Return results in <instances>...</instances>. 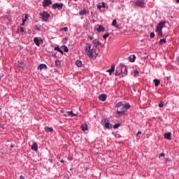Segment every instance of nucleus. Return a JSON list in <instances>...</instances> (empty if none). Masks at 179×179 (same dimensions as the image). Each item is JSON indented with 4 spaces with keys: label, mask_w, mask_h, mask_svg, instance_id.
Wrapping results in <instances>:
<instances>
[{
    "label": "nucleus",
    "mask_w": 179,
    "mask_h": 179,
    "mask_svg": "<svg viewBox=\"0 0 179 179\" xmlns=\"http://www.w3.org/2000/svg\"><path fill=\"white\" fill-rule=\"evenodd\" d=\"M122 75V76H127V75L128 74V69H127V67L124 68V71H122V69H121V66H118L116 68V73H115V76H120V75Z\"/></svg>",
    "instance_id": "f257e3e1"
},
{
    "label": "nucleus",
    "mask_w": 179,
    "mask_h": 179,
    "mask_svg": "<svg viewBox=\"0 0 179 179\" xmlns=\"http://www.w3.org/2000/svg\"><path fill=\"white\" fill-rule=\"evenodd\" d=\"M101 124L106 128V129H113V124L110 123V120H108V119L102 120Z\"/></svg>",
    "instance_id": "f03ea898"
},
{
    "label": "nucleus",
    "mask_w": 179,
    "mask_h": 179,
    "mask_svg": "<svg viewBox=\"0 0 179 179\" xmlns=\"http://www.w3.org/2000/svg\"><path fill=\"white\" fill-rule=\"evenodd\" d=\"M40 16L44 22H47V20H48V17H50V14H48V12L43 11L40 13Z\"/></svg>",
    "instance_id": "7ed1b4c3"
},
{
    "label": "nucleus",
    "mask_w": 179,
    "mask_h": 179,
    "mask_svg": "<svg viewBox=\"0 0 179 179\" xmlns=\"http://www.w3.org/2000/svg\"><path fill=\"white\" fill-rule=\"evenodd\" d=\"M52 9H59V10H61V9H62V8H64V3H55L52 5Z\"/></svg>",
    "instance_id": "20e7f679"
},
{
    "label": "nucleus",
    "mask_w": 179,
    "mask_h": 179,
    "mask_svg": "<svg viewBox=\"0 0 179 179\" xmlns=\"http://www.w3.org/2000/svg\"><path fill=\"white\" fill-rule=\"evenodd\" d=\"M89 13H90V11L89 10V9L86 8H83L79 12L80 16H86V15H89Z\"/></svg>",
    "instance_id": "39448f33"
},
{
    "label": "nucleus",
    "mask_w": 179,
    "mask_h": 179,
    "mask_svg": "<svg viewBox=\"0 0 179 179\" xmlns=\"http://www.w3.org/2000/svg\"><path fill=\"white\" fill-rule=\"evenodd\" d=\"M164 24H166V22H160L157 26L156 31H162L163 29V26H164Z\"/></svg>",
    "instance_id": "423d86ee"
},
{
    "label": "nucleus",
    "mask_w": 179,
    "mask_h": 179,
    "mask_svg": "<svg viewBox=\"0 0 179 179\" xmlns=\"http://www.w3.org/2000/svg\"><path fill=\"white\" fill-rule=\"evenodd\" d=\"M52 3L51 0H44L42 3L43 8H47V6H50Z\"/></svg>",
    "instance_id": "0eeeda50"
},
{
    "label": "nucleus",
    "mask_w": 179,
    "mask_h": 179,
    "mask_svg": "<svg viewBox=\"0 0 179 179\" xmlns=\"http://www.w3.org/2000/svg\"><path fill=\"white\" fill-rule=\"evenodd\" d=\"M98 33H101V31H106V28L103 27L101 24L96 26V28L95 29Z\"/></svg>",
    "instance_id": "6e6552de"
},
{
    "label": "nucleus",
    "mask_w": 179,
    "mask_h": 179,
    "mask_svg": "<svg viewBox=\"0 0 179 179\" xmlns=\"http://www.w3.org/2000/svg\"><path fill=\"white\" fill-rule=\"evenodd\" d=\"M92 43L94 44L95 48H97V46L101 45V44H102L101 41H97V39L93 40Z\"/></svg>",
    "instance_id": "1a4fd4ad"
},
{
    "label": "nucleus",
    "mask_w": 179,
    "mask_h": 179,
    "mask_svg": "<svg viewBox=\"0 0 179 179\" xmlns=\"http://www.w3.org/2000/svg\"><path fill=\"white\" fill-rule=\"evenodd\" d=\"M34 41L36 45H37V47H40L41 43H43V39L38 40V38H34Z\"/></svg>",
    "instance_id": "9d476101"
},
{
    "label": "nucleus",
    "mask_w": 179,
    "mask_h": 179,
    "mask_svg": "<svg viewBox=\"0 0 179 179\" xmlns=\"http://www.w3.org/2000/svg\"><path fill=\"white\" fill-rule=\"evenodd\" d=\"M38 69H40L41 71H47L48 67L45 64H41L38 66Z\"/></svg>",
    "instance_id": "9b49d317"
},
{
    "label": "nucleus",
    "mask_w": 179,
    "mask_h": 179,
    "mask_svg": "<svg viewBox=\"0 0 179 179\" xmlns=\"http://www.w3.org/2000/svg\"><path fill=\"white\" fill-rule=\"evenodd\" d=\"M136 6H139L140 8H143L145 6V2L142 1H136Z\"/></svg>",
    "instance_id": "f8f14e48"
},
{
    "label": "nucleus",
    "mask_w": 179,
    "mask_h": 179,
    "mask_svg": "<svg viewBox=\"0 0 179 179\" xmlns=\"http://www.w3.org/2000/svg\"><path fill=\"white\" fill-rule=\"evenodd\" d=\"M164 136L165 139H167L168 141H171V132L165 133L164 134Z\"/></svg>",
    "instance_id": "ddd939ff"
},
{
    "label": "nucleus",
    "mask_w": 179,
    "mask_h": 179,
    "mask_svg": "<svg viewBox=\"0 0 179 179\" xmlns=\"http://www.w3.org/2000/svg\"><path fill=\"white\" fill-rule=\"evenodd\" d=\"M115 71V64H112L111 68L107 71L111 75Z\"/></svg>",
    "instance_id": "4468645a"
},
{
    "label": "nucleus",
    "mask_w": 179,
    "mask_h": 179,
    "mask_svg": "<svg viewBox=\"0 0 179 179\" xmlns=\"http://www.w3.org/2000/svg\"><path fill=\"white\" fill-rule=\"evenodd\" d=\"M31 150H34L35 152H37L38 150V145H37V143H34L31 146Z\"/></svg>",
    "instance_id": "2eb2a0df"
},
{
    "label": "nucleus",
    "mask_w": 179,
    "mask_h": 179,
    "mask_svg": "<svg viewBox=\"0 0 179 179\" xmlns=\"http://www.w3.org/2000/svg\"><path fill=\"white\" fill-rule=\"evenodd\" d=\"M106 99H107L106 94H101L99 96V100H100L101 101H106Z\"/></svg>",
    "instance_id": "dca6fc26"
},
{
    "label": "nucleus",
    "mask_w": 179,
    "mask_h": 179,
    "mask_svg": "<svg viewBox=\"0 0 179 179\" xmlns=\"http://www.w3.org/2000/svg\"><path fill=\"white\" fill-rule=\"evenodd\" d=\"M81 129L82 131H83V132H85V131H88L89 128L87 126V124H84L81 125Z\"/></svg>",
    "instance_id": "f3484780"
},
{
    "label": "nucleus",
    "mask_w": 179,
    "mask_h": 179,
    "mask_svg": "<svg viewBox=\"0 0 179 179\" xmlns=\"http://www.w3.org/2000/svg\"><path fill=\"white\" fill-rule=\"evenodd\" d=\"M91 48H92V44L87 43L86 46H85V52H87L88 51H90Z\"/></svg>",
    "instance_id": "a211bd4d"
},
{
    "label": "nucleus",
    "mask_w": 179,
    "mask_h": 179,
    "mask_svg": "<svg viewBox=\"0 0 179 179\" xmlns=\"http://www.w3.org/2000/svg\"><path fill=\"white\" fill-rule=\"evenodd\" d=\"M128 58L130 62H135V59H136V56H135V55H133L132 56H130Z\"/></svg>",
    "instance_id": "6ab92c4d"
},
{
    "label": "nucleus",
    "mask_w": 179,
    "mask_h": 179,
    "mask_svg": "<svg viewBox=\"0 0 179 179\" xmlns=\"http://www.w3.org/2000/svg\"><path fill=\"white\" fill-rule=\"evenodd\" d=\"M112 26L116 27V29H120V25L117 24V20H113L112 22Z\"/></svg>",
    "instance_id": "aec40b11"
},
{
    "label": "nucleus",
    "mask_w": 179,
    "mask_h": 179,
    "mask_svg": "<svg viewBox=\"0 0 179 179\" xmlns=\"http://www.w3.org/2000/svg\"><path fill=\"white\" fill-rule=\"evenodd\" d=\"M87 55H88V57L90 58H93V51L92 50H88V52H86Z\"/></svg>",
    "instance_id": "412c9836"
},
{
    "label": "nucleus",
    "mask_w": 179,
    "mask_h": 179,
    "mask_svg": "<svg viewBox=\"0 0 179 179\" xmlns=\"http://www.w3.org/2000/svg\"><path fill=\"white\" fill-rule=\"evenodd\" d=\"M154 83H155V87H157V86L160 85V80L155 79Z\"/></svg>",
    "instance_id": "4be33fe9"
},
{
    "label": "nucleus",
    "mask_w": 179,
    "mask_h": 179,
    "mask_svg": "<svg viewBox=\"0 0 179 179\" xmlns=\"http://www.w3.org/2000/svg\"><path fill=\"white\" fill-rule=\"evenodd\" d=\"M55 51H59V52H61L62 55H64V51H62V50H61V48H59V46H57L55 48Z\"/></svg>",
    "instance_id": "5701e85b"
},
{
    "label": "nucleus",
    "mask_w": 179,
    "mask_h": 179,
    "mask_svg": "<svg viewBox=\"0 0 179 179\" xmlns=\"http://www.w3.org/2000/svg\"><path fill=\"white\" fill-rule=\"evenodd\" d=\"M76 65L77 66H78V68H80V66H82V61L80 60H77L76 62Z\"/></svg>",
    "instance_id": "b1692460"
},
{
    "label": "nucleus",
    "mask_w": 179,
    "mask_h": 179,
    "mask_svg": "<svg viewBox=\"0 0 179 179\" xmlns=\"http://www.w3.org/2000/svg\"><path fill=\"white\" fill-rule=\"evenodd\" d=\"M125 108H124V106L122 108L121 110H117V114H124L125 113Z\"/></svg>",
    "instance_id": "393cba45"
},
{
    "label": "nucleus",
    "mask_w": 179,
    "mask_h": 179,
    "mask_svg": "<svg viewBox=\"0 0 179 179\" xmlns=\"http://www.w3.org/2000/svg\"><path fill=\"white\" fill-rule=\"evenodd\" d=\"M45 131L46 132H53L54 130L52 129V127H45Z\"/></svg>",
    "instance_id": "a878e982"
},
{
    "label": "nucleus",
    "mask_w": 179,
    "mask_h": 179,
    "mask_svg": "<svg viewBox=\"0 0 179 179\" xmlns=\"http://www.w3.org/2000/svg\"><path fill=\"white\" fill-rule=\"evenodd\" d=\"M18 66L20 68H22V69H24V62H20V63H18Z\"/></svg>",
    "instance_id": "bb28decb"
},
{
    "label": "nucleus",
    "mask_w": 179,
    "mask_h": 179,
    "mask_svg": "<svg viewBox=\"0 0 179 179\" xmlns=\"http://www.w3.org/2000/svg\"><path fill=\"white\" fill-rule=\"evenodd\" d=\"M55 65L57 68H61V62L59 60H56Z\"/></svg>",
    "instance_id": "cd10ccee"
},
{
    "label": "nucleus",
    "mask_w": 179,
    "mask_h": 179,
    "mask_svg": "<svg viewBox=\"0 0 179 179\" xmlns=\"http://www.w3.org/2000/svg\"><path fill=\"white\" fill-rule=\"evenodd\" d=\"M67 115H71V117H76V114L73 113V112L71 110L70 112H67Z\"/></svg>",
    "instance_id": "c85d7f7f"
},
{
    "label": "nucleus",
    "mask_w": 179,
    "mask_h": 179,
    "mask_svg": "<svg viewBox=\"0 0 179 179\" xmlns=\"http://www.w3.org/2000/svg\"><path fill=\"white\" fill-rule=\"evenodd\" d=\"M62 48H63L64 52H68L69 51V49H68V46L63 45Z\"/></svg>",
    "instance_id": "c756f323"
},
{
    "label": "nucleus",
    "mask_w": 179,
    "mask_h": 179,
    "mask_svg": "<svg viewBox=\"0 0 179 179\" xmlns=\"http://www.w3.org/2000/svg\"><path fill=\"white\" fill-rule=\"evenodd\" d=\"M120 127H121V124H120V123L115 124L113 126V129H117V128H120Z\"/></svg>",
    "instance_id": "7c9ffc66"
},
{
    "label": "nucleus",
    "mask_w": 179,
    "mask_h": 179,
    "mask_svg": "<svg viewBox=\"0 0 179 179\" xmlns=\"http://www.w3.org/2000/svg\"><path fill=\"white\" fill-rule=\"evenodd\" d=\"M123 107H124V110H129V108H131V105H129V104H126V105H124Z\"/></svg>",
    "instance_id": "2f4dec72"
},
{
    "label": "nucleus",
    "mask_w": 179,
    "mask_h": 179,
    "mask_svg": "<svg viewBox=\"0 0 179 179\" xmlns=\"http://www.w3.org/2000/svg\"><path fill=\"white\" fill-rule=\"evenodd\" d=\"M116 107L120 108L122 107V101H120L116 104Z\"/></svg>",
    "instance_id": "473e14b6"
},
{
    "label": "nucleus",
    "mask_w": 179,
    "mask_h": 179,
    "mask_svg": "<svg viewBox=\"0 0 179 179\" xmlns=\"http://www.w3.org/2000/svg\"><path fill=\"white\" fill-rule=\"evenodd\" d=\"M166 38H162V39H160L159 41V44H163V43H166Z\"/></svg>",
    "instance_id": "72a5a7b5"
},
{
    "label": "nucleus",
    "mask_w": 179,
    "mask_h": 179,
    "mask_svg": "<svg viewBox=\"0 0 179 179\" xmlns=\"http://www.w3.org/2000/svg\"><path fill=\"white\" fill-rule=\"evenodd\" d=\"M109 36H110V34H105L103 36V38H104V40H106L107 38V37H109Z\"/></svg>",
    "instance_id": "f704fd0d"
},
{
    "label": "nucleus",
    "mask_w": 179,
    "mask_h": 179,
    "mask_svg": "<svg viewBox=\"0 0 179 179\" xmlns=\"http://www.w3.org/2000/svg\"><path fill=\"white\" fill-rule=\"evenodd\" d=\"M62 30L64 31H68V27H63L60 29V31H62Z\"/></svg>",
    "instance_id": "c9c22d12"
},
{
    "label": "nucleus",
    "mask_w": 179,
    "mask_h": 179,
    "mask_svg": "<svg viewBox=\"0 0 179 179\" xmlns=\"http://www.w3.org/2000/svg\"><path fill=\"white\" fill-rule=\"evenodd\" d=\"M134 73H135L134 76H136V77L139 76V71H138V70H135Z\"/></svg>",
    "instance_id": "e433bc0d"
},
{
    "label": "nucleus",
    "mask_w": 179,
    "mask_h": 179,
    "mask_svg": "<svg viewBox=\"0 0 179 179\" xmlns=\"http://www.w3.org/2000/svg\"><path fill=\"white\" fill-rule=\"evenodd\" d=\"M164 106V102L163 101H161L159 103V107H163Z\"/></svg>",
    "instance_id": "4c0bfd02"
},
{
    "label": "nucleus",
    "mask_w": 179,
    "mask_h": 179,
    "mask_svg": "<svg viewBox=\"0 0 179 179\" xmlns=\"http://www.w3.org/2000/svg\"><path fill=\"white\" fill-rule=\"evenodd\" d=\"M156 32L157 33V34H159V36H162L163 32L162 31H156Z\"/></svg>",
    "instance_id": "58836bf2"
},
{
    "label": "nucleus",
    "mask_w": 179,
    "mask_h": 179,
    "mask_svg": "<svg viewBox=\"0 0 179 179\" xmlns=\"http://www.w3.org/2000/svg\"><path fill=\"white\" fill-rule=\"evenodd\" d=\"M150 38H155V32H151L150 33Z\"/></svg>",
    "instance_id": "ea45409f"
},
{
    "label": "nucleus",
    "mask_w": 179,
    "mask_h": 179,
    "mask_svg": "<svg viewBox=\"0 0 179 179\" xmlns=\"http://www.w3.org/2000/svg\"><path fill=\"white\" fill-rule=\"evenodd\" d=\"M91 51H92V52H94V54H96V55H99V53H96V48H92V49L91 50Z\"/></svg>",
    "instance_id": "a19ab883"
},
{
    "label": "nucleus",
    "mask_w": 179,
    "mask_h": 179,
    "mask_svg": "<svg viewBox=\"0 0 179 179\" xmlns=\"http://www.w3.org/2000/svg\"><path fill=\"white\" fill-rule=\"evenodd\" d=\"M119 66H121V69H122V68H124V66H125V68H127V66H125V64H122V63H121L120 65H119Z\"/></svg>",
    "instance_id": "79ce46f5"
},
{
    "label": "nucleus",
    "mask_w": 179,
    "mask_h": 179,
    "mask_svg": "<svg viewBox=\"0 0 179 179\" xmlns=\"http://www.w3.org/2000/svg\"><path fill=\"white\" fill-rule=\"evenodd\" d=\"M35 28L38 30V31H41V29H40V27H38V25H36L35 26Z\"/></svg>",
    "instance_id": "37998d69"
},
{
    "label": "nucleus",
    "mask_w": 179,
    "mask_h": 179,
    "mask_svg": "<svg viewBox=\"0 0 179 179\" xmlns=\"http://www.w3.org/2000/svg\"><path fill=\"white\" fill-rule=\"evenodd\" d=\"M164 155H165V154L163 153V152H162V153L159 155V157H164Z\"/></svg>",
    "instance_id": "c03bdc74"
},
{
    "label": "nucleus",
    "mask_w": 179,
    "mask_h": 179,
    "mask_svg": "<svg viewBox=\"0 0 179 179\" xmlns=\"http://www.w3.org/2000/svg\"><path fill=\"white\" fill-rule=\"evenodd\" d=\"M20 30L21 33L24 32V29L23 27H20Z\"/></svg>",
    "instance_id": "a18cd8bd"
},
{
    "label": "nucleus",
    "mask_w": 179,
    "mask_h": 179,
    "mask_svg": "<svg viewBox=\"0 0 179 179\" xmlns=\"http://www.w3.org/2000/svg\"><path fill=\"white\" fill-rule=\"evenodd\" d=\"M141 134H142V131H138V133H137V136H138V135H141Z\"/></svg>",
    "instance_id": "49530a36"
},
{
    "label": "nucleus",
    "mask_w": 179,
    "mask_h": 179,
    "mask_svg": "<svg viewBox=\"0 0 179 179\" xmlns=\"http://www.w3.org/2000/svg\"><path fill=\"white\" fill-rule=\"evenodd\" d=\"M101 8H103V6H98V9H101Z\"/></svg>",
    "instance_id": "de8ad7c7"
},
{
    "label": "nucleus",
    "mask_w": 179,
    "mask_h": 179,
    "mask_svg": "<svg viewBox=\"0 0 179 179\" xmlns=\"http://www.w3.org/2000/svg\"><path fill=\"white\" fill-rule=\"evenodd\" d=\"M27 22L26 19H22V23H25Z\"/></svg>",
    "instance_id": "09e8293b"
},
{
    "label": "nucleus",
    "mask_w": 179,
    "mask_h": 179,
    "mask_svg": "<svg viewBox=\"0 0 179 179\" xmlns=\"http://www.w3.org/2000/svg\"><path fill=\"white\" fill-rule=\"evenodd\" d=\"M90 40H93V36H88Z\"/></svg>",
    "instance_id": "8fccbe9b"
},
{
    "label": "nucleus",
    "mask_w": 179,
    "mask_h": 179,
    "mask_svg": "<svg viewBox=\"0 0 179 179\" xmlns=\"http://www.w3.org/2000/svg\"><path fill=\"white\" fill-rule=\"evenodd\" d=\"M25 19H26V20H27V19H28V15H25Z\"/></svg>",
    "instance_id": "3c124183"
},
{
    "label": "nucleus",
    "mask_w": 179,
    "mask_h": 179,
    "mask_svg": "<svg viewBox=\"0 0 179 179\" xmlns=\"http://www.w3.org/2000/svg\"><path fill=\"white\" fill-rule=\"evenodd\" d=\"M60 162L61 163H65V161L64 159H62Z\"/></svg>",
    "instance_id": "603ef678"
},
{
    "label": "nucleus",
    "mask_w": 179,
    "mask_h": 179,
    "mask_svg": "<svg viewBox=\"0 0 179 179\" xmlns=\"http://www.w3.org/2000/svg\"><path fill=\"white\" fill-rule=\"evenodd\" d=\"M102 8H106V6L104 5V3H103Z\"/></svg>",
    "instance_id": "864d4df0"
},
{
    "label": "nucleus",
    "mask_w": 179,
    "mask_h": 179,
    "mask_svg": "<svg viewBox=\"0 0 179 179\" xmlns=\"http://www.w3.org/2000/svg\"><path fill=\"white\" fill-rule=\"evenodd\" d=\"M10 148H14V145H11L10 146Z\"/></svg>",
    "instance_id": "5fc2aeb1"
},
{
    "label": "nucleus",
    "mask_w": 179,
    "mask_h": 179,
    "mask_svg": "<svg viewBox=\"0 0 179 179\" xmlns=\"http://www.w3.org/2000/svg\"><path fill=\"white\" fill-rule=\"evenodd\" d=\"M21 26H24V22H22V23L21 24Z\"/></svg>",
    "instance_id": "6e6d98bb"
},
{
    "label": "nucleus",
    "mask_w": 179,
    "mask_h": 179,
    "mask_svg": "<svg viewBox=\"0 0 179 179\" xmlns=\"http://www.w3.org/2000/svg\"><path fill=\"white\" fill-rule=\"evenodd\" d=\"M64 117H67V116H68V115H66V114H64Z\"/></svg>",
    "instance_id": "4d7b16f0"
},
{
    "label": "nucleus",
    "mask_w": 179,
    "mask_h": 179,
    "mask_svg": "<svg viewBox=\"0 0 179 179\" xmlns=\"http://www.w3.org/2000/svg\"><path fill=\"white\" fill-rule=\"evenodd\" d=\"M176 3H179V0H176Z\"/></svg>",
    "instance_id": "13d9d810"
},
{
    "label": "nucleus",
    "mask_w": 179,
    "mask_h": 179,
    "mask_svg": "<svg viewBox=\"0 0 179 179\" xmlns=\"http://www.w3.org/2000/svg\"><path fill=\"white\" fill-rule=\"evenodd\" d=\"M177 60H178V62H179V57H178Z\"/></svg>",
    "instance_id": "bf43d9fd"
},
{
    "label": "nucleus",
    "mask_w": 179,
    "mask_h": 179,
    "mask_svg": "<svg viewBox=\"0 0 179 179\" xmlns=\"http://www.w3.org/2000/svg\"><path fill=\"white\" fill-rule=\"evenodd\" d=\"M60 113H64V110H61Z\"/></svg>",
    "instance_id": "052dcab7"
},
{
    "label": "nucleus",
    "mask_w": 179,
    "mask_h": 179,
    "mask_svg": "<svg viewBox=\"0 0 179 179\" xmlns=\"http://www.w3.org/2000/svg\"><path fill=\"white\" fill-rule=\"evenodd\" d=\"M73 1H75V2H76V1H78V0H73Z\"/></svg>",
    "instance_id": "680f3d73"
}]
</instances>
